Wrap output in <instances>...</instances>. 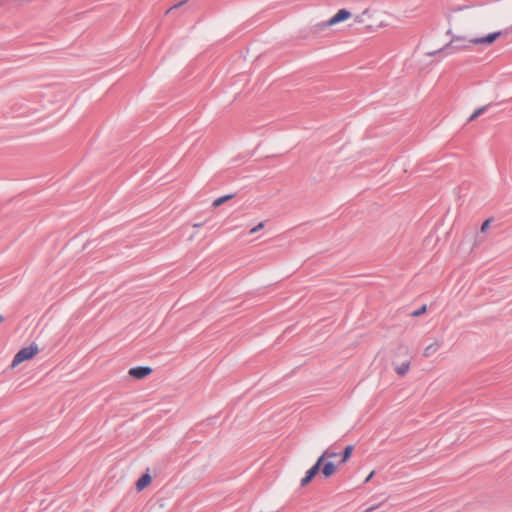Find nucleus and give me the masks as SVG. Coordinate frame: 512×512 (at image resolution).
<instances>
[{"instance_id":"f257e3e1","label":"nucleus","mask_w":512,"mask_h":512,"mask_svg":"<svg viewBox=\"0 0 512 512\" xmlns=\"http://www.w3.org/2000/svg\"><path fill=\"white\" fill-rule=\"evenodd\" d=\"M480 28L471 30L466 37L453 36L450 44H454L459 41H466L472 45H491L496 41V39L501 35V32H493L487 35L480 34Z\"/></svg>"},{"instance_id":"f03ea898","label":"nucleus","mask_w":512,"mask_h":512,"mask_svg":"<svg viewBox=\"0 0 512 512\" xmlns=\"http://www.w3.org/2000/svg\"><path fill=\"white\" fill-rule=\"evenodd\" d=\"M39 349L36 344H31L28 347H24L20 349L16 355L14 356L12 360V367H16L23 361L31 359L33 356H35L38 353Z\"/></svg>"},{"instance_id":"7ed1b4c3","label":"nucleus","mask_w":512,"mask_h":512,"mask_svg":"<svg viewBox=\"0 0 512 512\" xmlns=\"http://www.w3.org/2000/svg\"><path fill=\"white\" fill-rule=\"evenodd\" d=\"M351 17L350 11L347 9L338 10L325 24L327 27L335 26Z\"/></svg>"},{"instance_id":"20e7f679","label":"nucleus","mask_w":512,"mask_h":512,"mask_svg":"<svg viewBox=\"0 0 512 512\" xmlns=\"http://www.w3.org/2000/svg\"><path fill=\"white\" fill-rule=\"evenodd\" d=\"M152 372L148 366L133 367L129 370V375L135 379H143Z\"/></svg>"},{"instance_id":"39448f33","label":"nucleus","mask_w":512,"mask_h":512,"mask_svg":"<svg viewBox=\"0 0 512 512\" xmlns=\"http://www.w3.org/2000/svg\"><path fill=\"white\" fill-rule=\"evenodd\" d=\"M336 471V465L333 462H323L320 472L323 477L329 478L331 477Z\"/></svg>"},{"instance_id":"423d86ee","label":"nucleus","mask_w":512,"mask_h":512,"mask_svg":"<svg viewBox=\"0 0 512 512\" xmlns=\"http://www.w3.org/2000/svg\"><path fill=\"white\" fill-rule=\"evenodd\" d=\"M322 466V460L317 459L316 463L306 472L305 476L310 479H313L319 472Z\"/></svg>"},{"instance_id":"0eeeda50","label":"nucleus","mask_w":512,"mask_h":512,"mask_svg":"<svg viewBox=\"0 0 512 512\" xmlns=\"http://www.w3.org/2000/svg\"><path fill=\"white\" fill-rule=\"evenodd\" d=\"M151 482V476L146 473L144 475H142L138 481L136 482V488L141 491L143 490L145 487H147Z\"/></svg>"},{"instance_id":"6e6552de","label":"nucleus","mask_w":512,"mask_h":512,"mask_svg":"<svg viewBox=\"0 0 512 512\" xmlns=\"http://www.w3.org/2000/svg\"><path fill=\"white\" fill-rule=\"evenodd\" d=\"M410 369V361H405L395 367V371L398 375L404 376Z\"/></svg>"},{"instance_id":"1a4fd4ad","label":"nucleus","mask_w":512,"mask_h":512,"mask_svg":"<svg viewBox=\"0 0 512 512\" xmlns=\"http://www.w3.org/2000/svg\"><path fill=\"white\" fill-rule=\"evenodd\" d=\"M439 348V342H434L430 345H428L425 349H424V352H423V355L425 357H430L432 356L434 353H436V351L438 350Z\"/></svg>"},{"instance_id":"9d476101","label":"nucleus","mask_w":512,"mask_h":512,"mask_svg":"<svg viewBox=\"0 0 512 512\" xmlns=\"http://www.w3.org/2000/svg\"><path fill=\"white\" fill-rule=\"evenodd\" d=\"M233 197H234V194H227L222 197H219L213 201L212 206L215 208L219 207L222 204H224L225 202H227L228 200L232 199Z\"/></svg>"},{"instance_id":"9b49d317","label":"nucleus","mask_w":512,"mask_h":512,"mask_svg":"<svg viewBox=\"0 0 512 512\" xmlns=\"http://www.w3.org/2000/svg\"><path fill=\"white\" fill-rule=\"evenodd\" d=\"M353 448L354 447L352 445H348L345 447L342 454V459L340 460V464H344L351 457Z\"/></svg>"},{"instance_id":"f8f14e48","label":"nucleus","mask_w":512,"mask_h":512,"mask_svg":"<svg viewBox=\"0 0 512 512\" xmlns=\"http://www.w3.org/2000/svg\"><path fill=\"white\" fill-rule=\"evenodd\" d=\"M338 454L334 451H332L331 449H326L323 454L318 458V459H321L322 460V463L325 461V459H328V458H334L336 457Z\"/></svg>"},{"instance_id":"ddd939ff","label":"nucleus","mask_w":512,"mask_h":512,"mask_svg":"<svg viewBox=\"0 0 512 512\" xmlns=\"http://www.w3.org/2000/svg\"><path fill=\"white\" fill-rule=\"evenodd\" d=\"M188 0H183V1H180L179 3L171 6L166 12L165 14L166 15H169L173 10L175 9H178L179 7H181L182 5L186 4Z\"/></svg>"},{"instance_id":"4468645a","label":"nucleus","mask_w":512,"mask_h":512,"mask_svg":"<svg viewBox=\"0 0 512 512\" xmlns=\"http://www.w3.org/2000/svg\"><path fill=\"white\" fill-rule=\"evenodd\" d=\"M426 310H427V306H426V305H423V306H421L419 309H417V310L413 311V312L411 313V315H412V316H414V317H418V316H420V315L424 314V313L426 312Z\"/></svg>"},{"instance_id":"2eb2a0df","label":"nucleus","mask_w":512,"mask_h":512,"mask_svg":"<svg viewBox=\"0 0 512 512\" xmlns=\"http://www.w3.org/2000/svg\"><path fill=\"white\" fill-rule=\"evenodd\" d=\"M485 110V107H481L479 109H477L470 117H469V121H474L478 116H480Z\"/></svg>"},{"instance_id":"dca6fc26","label":"nucleus","mask_w":512,"mask_h":512,"mask_svg":"<svg viewBox=\"0 0 512 512\" xmlns=\"http://www.w3.org/2000/svg\"><path fill=\"white\" fill-rule=\"evenodd\" d=\"M264 227V222H260L258 225H256L255 227H253L251 230H250V234H255L256 232H258L259 230H261L262 228Z\"/></svg>"},{"instance_id":"f3484780","label":"nucleus","mask_w":512,"mask_h":512,"mask_svg":"<svg viewBox=\"0 0 512 512\" xmlns=\"http://www.w3.org/2000/svg\"><path fill=\"white\" fill-rule=\"evenodd\" d=\"M491 221V219H487L483 222L481 225V232H485L489 228Z\"/></svg>"},{"instance_id":"a211bd4d","label":"nucleus","mask_w":512,"mask_h":512,"mask_svg":"<svg viewBox=\"0 0 512 512\" xmlns=\"http://www.w3.org/2000/svg\"><path fill=\"white\" fill-rule=\"evenodd\" d=\"M312 481V479L308 478L307 476H304L302 479H301V486L304 487L306 486L308 483H310Z\"/></svg>"},{"instance_id":"6ab92c4d","label":"nucleus","mask_w":512,"mask_h":512,"mask_svg":"<svg viewBox=\"0 0 512 512\" xmlns=\"http://www.w3.org/2000/svg\"><path fill=\"white\" fill-rule=\"evenodd\" d=\"M374 475V471H372L368 476L367 478L365 479V483L369 482L371 480V478L373 477Z\"/></svg>"},{"instance_id":"aec40b11","label":"nucleus","mask_w":512,"mask_h":512,"mask_svg":"<svg viewBox=\"0 0 512 512\" xmlns=\"http://www.w3.org/2000/svg\"><path fill=\"white\" fill-rule=\"evenodd\" d=\"M377 507L376 506H371L369 508H367L364 512H373Z\"/></svg>"},{"instance_id":"412c9836","label":"nucleus","mask_w":512,"mask_h":512,"mask_svg":"<svg viewBox=\"0 0 512 512\" xmlns=\"http://www.w3.org/2000/svg\"><path fill=\"white\" fill-rule=\"evenodd\" d=\"M3 320V317L0 315V322Z\"/></svg>"}]
</instances>
